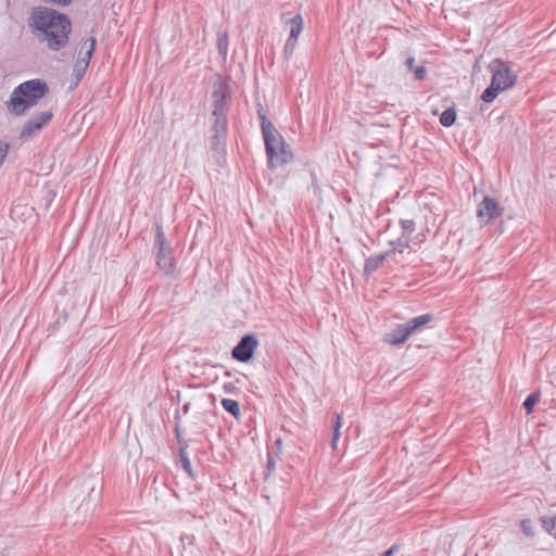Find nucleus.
<instances>
[{"label": "nucleus", "mask_w": 556, "mask_h": 556, "mask_svg": "<svg viewBox=\"0 0 556 556\" xmlns=\"http://www.w3.org/2000/svg\"><path fill=\"white\" fill-rule=\"evenodd\" d=\"M28 26L42 35V40L47 41L51 51H60L68 43L72 23L64 13L47 7L34 8L28 17Z\"/></svg>", "instance_id": "obj_1"}, {"label": "nucleus", "mask_w": 556, "mask_h": 556, "mask_svg": "<svg viewBox=\"0 0 556 556\" xmlns=\"http://www.w3.org/2000/svg\"><path fill=\"white\" fill-rule=\"evenodd\" d=\"M49 92V87L41 79H29L14 88L10 100L7 102L8 110L16 115H23Z\"/></svg>", "instance_id": "obj_2"}, {"label": "nucleus", "mask_w": 556, "mask_h": 556, "mask_svg": "<svg viewBox=\"0 0 556 556\" xmlns=\"http://www.w3.org/2000/svg\"><path fill=\"white\" fill-rule=\"evenodd\" d=\"M156 266L166 276H174L177 262L174 256V250L167 240L161 224H155V237L152 248Z\"/></svg>", "instance_id": "obj_3"}, {"label": "nucleus", "mask_w": 556, "mask_h": 556, "mask_svg": "<svg viewBox=\"0 0 556 556\" xmlns=\"http://www.w3.org/2000/svg\"><path fill=\"white\" fill-rule=\"evenodd\" d=\"M489 67L493 74L491 80L493 86L501 88V90L504 91L515 85L517 77L511 72L507 63L501 60H495L491 62Z\"/></svg>", "instance_id": "obj_4"}, {"label": "nucleus", "mask_w": 556, "mask_h": 556, "mask_svg": "<svg viewBox=\"0 0 556 556\" xmlns=\"http://www.w3.org/2000/svg\"><path fill=\"white\" fill-rule=\"evenodd\" d=\"M231 99V88L228 83L220 76L217 75L213 83L212 100H213V112L212 113H227L228 101Z\"/></svg>", "instance_id": "obj_5"}, {"label": "nucleus", "mask_w": 556, "mask_h": 556, "mask_svg": "<svg viewBox=\"0 0 556 556\" xmlns=\"http://www.w3.org/2000/svg\"><path fill=\"white\" fill-rule=\"evenodd\" d=\"M52 118L53 114L50 111L34 114L24 123L20 132V139L23 141L33 139Z\"/></svg>", "instance_id": "obj_6"}, {"label": "nucleus", "mask_w": 556, "mask_h": 556, "mask_svg": "<svg viewBox=\"0 0 556 556\" xmlns=\"http://www.w3.org/2000/svg\"><path fill=\"white\" fill-rule=\"evenodd\" d=\"M258 117L261 119V128H262V135L265 143V151L267 155V163L268 167L270 169H274V161L275 156L277 155L276 149L274 147L275 136L274 130L275 127L273 123L266 117V114L263 112V110H258Z\"/></svg>", "instance_id": "obj_7"}, {"label": "nucleus", "mask_w": 556, "mask_h": 556, "mask_svg": "<svg viewBox=\"0 0 556 556\" xmlns=\"http://www.w3.org/2000/svg\"><path fill=\"white\" fill-rule=\"evenodd\" d=\"M257 345L258 340L256 336L253 333H247L235 345L231 351V356L238 362L248 363L253 357Z\"/></svg>", "instance_id": "obj_8"}, {"label": "nucleus", "mask_w": 556, "mask_h": 556, "mask_svg": "<svg viewBox=\"0 0 556 556\" xmlns=\"http://www.w3.org/2000/svg\"><path fill=\"white\" fill-rule=\"evenodd\" d=\"M286 25L289 28V37L285 45L283 54L285 58H289L292 55L295 49L296 40L303 30V18L301 14L288 17L286 20Z\"/></svg>", "instance_id": "obj_9"}, {"label": "nucleus", "mask_w": 556, "mask_h": 556, "mask_svg": "<svg viewBox=\"0 0 556 556\" xmlns=\"http://www.w3.org/2000/svg\"><path fill=\"white\" fill-rule=\"evenodd\" d=\"M502 212L503 208L498 205V203L490 195H485L483 200L478 204L477 217L481 224L486 225L495 217L500 216Z\"/></svg>", "instance_id": "obj_10"}, {"label": "nucleus", "mask_w": 556, "mask_h": 556, "mask_svg": "<svg viewBox=\"0 0 556 556\" xmlns=\"http://www.w3.org/2000/svg\"><path fill=\"white\" fill-rule=\"evenodd\" d=\"M97 40L93 36H90L86 39H84L80 42V48L78 51L77 60L86 62L87 64L90 63V60L93 55V52L96 50Z\"/></svg>", "instance_id": "obj_11"}, {"label": "nucleus", "mask_w": 556, "mask_h": 556, "mask_svg": "<svg viewBox=\"0 0 556 556\" xmlns=\"http://www.w3.org/2000/svg\"><path fill=\"white\" fill-rule=\"evenodd\" d=\"M409 330L407 329V325L401 324L397 325L392 333L388 336L387 341L393 345H401L406 342V340L410 337Z\"/></svg>", "instance_id": "obj_12"}, {"label": "nucleus", "mask_w": 556, "mask_h": 556, "mask_svg": "<svg viewBox=\"0 0 556 556\" xmlns=\"http://www.w3.org/2000/svg\"><path fill=\"white\" fill-rule=\"evenodd\" d=\"M433 319L434 316L432 314H424L416 316L406 321L407 329L409 330L410 334L419 332L422 330L425 326H427Z\"/></svg>", "instance_id": "obj_13"}, {"label": "nucleus", "mask_w": 556, "mask_h": 556, "mask_svg": "<svg viewBox=\"0 0 556 556\" xmlns=\"http://www.w3.org/2000/svg\"><path fill=\"white\" fill-rule=\"evenodd\" d=\"M213 124L211 131L213 134L226 135L228 132V118L227 113H212Z\"/></svg>", "instance_id": "obj_14"}, {"label": "nucleus", "mask_w": 556, "mask_h": 556, "mask_svg": "<svg viewBox=\"0 0 556 556\" xmlns=\"http://www.w3.org/2000/svg\"><path fill=\"white\" fill-rule=\"evenodd\" d=\"M88 66H89V64H87L86 62L76 60V62H75V64L73 66V79H74V83H73V87L72 88H75V87L78 86V84L84 78V76H85V74L87 72Z\"/></svg>", "instance_id": "obj_15"}, {"label": "nucleus", "mask_w": 556, "mask_h": 556, "mask_svg": "<svg viewBox=\"0 0 556 556\" xmlns=\"http://www.w3.org/2000/svg\"><path fill=\"white\" fill-rule=\"evenodd\" d=\"M275 447H278V439H276L271 445V450L268 452V459H267V472L265 473L264 480L265 483L274 484L273 481H270L269 476L275 471L276 463L274 459L275 454Z\"/></svg>", "instance_id": "obj_16"}, {"label": "nucleus", "mask_w": 556, "mask_h": 556, "mask_svg": "<svg viewBox=\"0 0 556 556\" xmlns=\"http://www.w3.org/2000/svg\"><path fill=\"white\" fill-rule=\"evenodd\" d=\"M457 117L456 109L451 106L442 112L440 115V124L443 127H451L455 124Z\"/></svg>", "instance_id": "obj_17"}, {"label": "nucleus", "mask_w": 556, "mask_h": 556, "mask_svg": "<svg viewBox=\"0 0 556 556\" xmlns=\"http://www.w3.org/2000/svg\"><path fill=\"white\" fill-rule=\"evenodd\" d=\"M226 135L220 134H213L211 137V150L215 153H224L225 152V144H226Z\"/></svg>", "instance_id": "obj_18"}, {"label": "nucleus", "mask_w": 556, "mask_h": 556, "mask_svg": "<svg viewBox=\"0 0 556 556\" xmlns=\"http://www.w3.org/2000/svg\"><path fill=\"white\" fill-rule=\"evenodd\" d=\"M223 408L232 415L236 419L240 417V405L239 402L232 399H223L220 402Z\"/></svg>", "instance_id": "obj_19"}, {"label": "nucleus", "mask_w": 556, "mask_h": 556, "mask_svg": "<svg viewBox=\"0 0 556 556\" xmlns=\"http://www.w3.org/2000/svg\"><path fill=\"white\" fill-rule=\"evenodd\" d=\"M383 256L371 255L365 261L364 270L367 274L375 273L383 263Z\"/></svg>", "instance_id": "obj_20"}, {"label": "nucleus", "mask_w": 556, "mask_h": 556, "mask_svg": "<svg viewBox=\"0 0 556 556\" xmlns=\"http://www.w3.org/2000/svg\"><path fill=\"white\" fill-rule=\"evenodd\" d=\"M542 528L551 535L556 538V516L545 515L541 517Z\"/></svg>", "instance_id": "obj_21"}, {"label": "nucleus", "mask_w": 556, "mask_h": 556, "mask_svg": "<svg viewBox=\"0 0 556 556\" xmlns=\"http://www.w3.org/2000/svg\"><path fill=\"white\" fill-rule=\"evenodd\" d=\"M501 91H502L501 88H497V87L493 86V84H490V86L488 88H485L484 91L481 93L480 98L485 103H491L496 99V97L498 96V93Z\"/></svg>", "instance_id": "obj_22"}, {"label": "nucleus", "mask_w": 556, "mask_h": 556, "mask_svg": "<svg viewBox=\"0 0 556 556\" xmlns=\"http://www.w3.org/2000/svg\"><path fill=\"white\" fill-rule=\"evenodd\" d=\"M342 427V416L340 414H334V421L332 425V439H331V445L332 448H336L337 442L340 438V429Z\"/></svg>", "instance_id": "obj_23"}, {"label": "nucleus", "mask_w": 556, "mask_h": 556, "mask_svg": "<svg viewBox=\"0 0 556 556\" xmlns=\"http://www.w3.org/2000/svg\"><path fill=\"white\" fill-rule=\"evenodd\" d=\"M187 448L188 447H178V452H179V458H180V463H181V466L184 468V470L190 476V477H193V472H192V467H191V463H190V459L188 457V454H187Z\"/></svg>", "instance_id": "obj_24"}, {"label": "nucleus", "mask_w": 556, "mask_h": 556, "mask_svg": "<svg viewBox=\"0 0 556 556\" xmlns=\"http://www.w3.org/2000/svg\"><path fill=\"white\" fill-rule=\"evenodd\" d=\"M216 43L219 55L225 60L228 51V34L226 31L219 34Z\"/></svg>", "instance_id": "obj_25"}, {"label": "nucleus", "mask_w": 556, "mask_h": 556, "mask_svg": "<svg viewBox=\"0 0 556 556\" xmlns=\"http://www.w3.org/2000/svg\"><path fill=\"white\" fill-rule=\"evenodd\" d=\"M293 159L290 147L286 143L283 138L280 136V164L288 163Z\"/></svg>", "instance_id": "obj_26"}, {"label": "nucleus", "mask_w": 556, "mask_h": 556, "mask_svg": "<svg viewBox=\"0 0 556 556\" xmlns=\"http://www.w3.org/2000/svg\"><path fill=\"white\" fill-rule=\"evenodd\" d=\"M540 393L538 392H532L526 397L523 402V407L526 408L528 414L532 412L534 405L540 401Z\"/></svg>", "instance_id": "obj_27"}, {"label": "nucleus", "mask_w": 556, "mask_h": 556, "mask_svg": "<svg viewBox=\"0 0 556 556\" xmlns=\"http://www.w3.org/2000/svg\"><path fill=\"white\" fill-rule=\"evenodd\" d=\"M175 419H176V424H175L174 433H175L178 446L179 447H181V446L188 447L187 441L184 440L182 437H181V431H180V428H179V419H180V417H179L178 412L176 413Z\"/></svg>", "instance_id": "obj_28"}, {"label": "nucleus", "mask_w": 556, "mask_h": 556, "mask_svg": "<svg viewBox=\"0 0 556 556\" xmlns=\"http://www.w3.org/2000/svg\"><path fill=\"white\" fill-rule=\"evenodd\" d=\"M400 226L403 229V236H409L416 229V225L413 219H400Z\"/></svg>", "instance_id": "obj_29"}, {"label": "nucleus", "mask_w": 556, "mask_h": 556, "mask_svg": "<svg viewBox=\"0 0 556 556\" xmlns=\"http://www.w3.org/2000/svg\"><path fill=\"white\" fill-rule=\"evenodd\" d=\"M521 529H522L523 533L527 534L528 536H533L534 535V527H533L531 520L523 519L521 521Z\"/></svg>", "instance_id": "obj_30"}, {"label": "nucleus", "mask_w": 556, "mask_h": 556, "mask_svg": "<svg viewBox=\"0 0 556 556\" xmlns=\"http://www.w3.org/2000/svg\"><path fill=\"white\" fill-rule=\"evenodd\" d=\"M390 244L393 247V248H396V250L400 252V253H403L404 250H406L408 247H409V241H403L401 238L395 240V241H391Z\"/></svg>", "instance_id": "obj_31"}, {"label": "nucleus", "mask_w": 556, "mask_h": 556, "mask_svg": "<svg viewBox=\"0 0 556 556\" xmlns=\"http://www.w3.org/2000/svg\"><path fill=\"white\" fill-rule=\"evenodd\" d=\"M413 73L416 79L422 80L427 75V70L424 65H419L414 68Z\"/></svg>", "instance_id": "obj_32"}, {"label": "nucleus", "mask_w": 556, "mask_h": 556, "mask_svg": "<svg viewBox=\"0 0 556 556\" xmlns=\"http://www.w3.org/2000/svg\"><path fill=\"white\" fill-rule=\"evenodd\" d=\"M399 546L396 545H392L389 549H387L383 554H381L380 556H394L395 553L399 552Z\"/></svg>", "instance_id": "obj_33"}, {"label": "nucleus", "mask_w": 556, "mask_h": 556, "mask_svg": "<svg viewBox=\"0 0 556 556\" xmlns=\"http://www.w3.org/2000/svg\"><path fill=\"white\" fill-rule=\"evenodd\" d=\"M47 3L58 4V5H67L71 3L72 0H42Z\"/></svg>", "instance_id": "obj_34"}, {"label": "nucleus", "mask_w": 556, "mask_h": 556, "mask_svg": "<svg viewBox=\"0 0 556 556\" xmlns=\"http://www.w3.org/2000/svg\"><path fill=\"white\" fill-rule=\"evenodd\" d=\"M405 64H406V67L408 68V71L413 72L414 68L416 67L415 66V58L414 56L407 58Z\"/></svg>", "instance_id": "obj_35"}, {"label": "nucleus", "mask_w": 556, "mask_h": 556, "mask_svg": "<svg viewBox=\"0 0 556 556\" xmlns=\"http://www.w3.org/2000/svg\"><path fill=\"white\" fill-rule=\"evenodd\" d=\"M223 389L226 393H232L236 390V387L232 382H226L224 383Z\"/></svg>", "instance_id": "obj_36"}, {"label": "nucleus", "mask_w": 556, "mask_h": 556, "mask_svg": "<svg viewBox=\"0 0 556 556\" xmlns=\"http://www.w3.org/2000/svg\"><path fill=\"white\" fill-rule=\"evenodd\" d=\"M396 251V248H393L390 251H387L384 253H381L380 256H383V261H386L388 257L392 256Z\"/></svg>", "instance_id": "obj_37"}, {"label": "nucleus", "mask_w": 556, "mask_h": 556, "mask_svg": "<svg viewBox=\"0 0 556 556\" xmlns=\"http://www.w3.org/2000/svg\"><path fill=\"white\" fill-rule=\"evenodd\" d=\"M190 409V403H186L184 406H182V413L184 414H188Z\"/></svg>", "instance_id": "obj_38"}]
</instances>
